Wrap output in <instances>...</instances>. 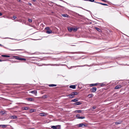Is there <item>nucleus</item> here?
Returning <instances> with one entry per match:
<instances>
[{
  "label": "nucleus",
  "instance_id": "33",
  "mask_svg": "<svg viewBox=\"0 0 129 129\" xmlns=\"http://www.w3.org/2000/svg\"><path fill=\"white\" fill-rule=\"evenodd\" d=\"M28 22H31L32 21V20L31 19H28Z\"/></svg>",
  "mask_w": 129,
  "mask_h": 129
},
{
  "label": "nucleus",
  "instance_id": "1",
  "mask_svg": "<svg viewBox=\"0 0 129 129\" xmlns=\"http://www.w3.org/2000/svg\"><path fill=\"white\" fill-rule=\"evenodd\" d=\"M78 93L76 92H73L71 94L67 95V96L69 98H72L75 95H76Z\"/></svg>",
  "mask_w": 129,
  "mask_h": 129
},
{
  "label": "nucleus",
  "instance_id": "46",
  "mask_svg": "<svg viewBox=\"0 0 129 129\" xmlns=\"http://www.w3.org/2000/svg\"><path fill=\"white\" fill-rule=\"evenodd\" d=\"M33 1V2H35L36 1V0H32Z\"/></svg>",
  "mask_w": 129,
  "mask_h": 129
},
{
  "label": "nucleus",
  "instance_id": "3",
  "mask_svg": "<svg viewBox=\"0 0 129 129\" xmlns=\"http://www.w3.org/2000/svg\"><path fill=\"white\" fill-rule=\"evenodd\" d=\"M29 93H33V94H34L36 95L37 94V91L35 90H33L29 91Z\"/></svg>",
  "mask_w": 129,
  "mask_h": 129
},
{
  "label": "nucleus",
  "instance_id": "24",
  "mask_svg": "<svg viewBox=\"0 0 129 129\" xmlns=\"http://www.w3.org/2000/svg\"><path fill=\"white\" fill-rule=\"evenodd\" d=\"M2 56L3 57H10V56L9 55H2Z\"/></svg>",
  "mask_w": 129,
  "mask_h": 129
},
{
  "label": "nucleus",
  "instance_id": "38",
  "mask_svg": "<svg viewBox=\"0 0 129 129\" xmlns=\"http://www.w3.org/2000/svg\"><path fill=\"white\" fill-rule=\"evenodd\" d=\"M77 15H79V16H81V17H83V16H82V15H80V14H78L77 13Z\"/></svg>",
  "mask_w": 129,
  "mask_h": 129
},
{
  "label": "nucleus",
  "instance_id": "40",
  "mask_svg": "<svg viewBox=\"0 0 129 129\" xmlns=\"http://www.w3.org/2000/svg\"><path fill=\"white\" fill-rule=\"evenodd\" d=\"M13 18H14L13 20H14V19H15L16 18V17L15 16H14L13 17Z\"/></svg>",
  "mask_w": 129,
  "mask_h": 129
},
{
  "label": "nucleus",
  "instance_id": "15",
  "mask_svg": "<svg viewBox=\"0 0 129 129\" xmlns=\"http://www.w3.org/2000/svg\"><path fill=\"white\" fill-rule=\"evenodd\" d=\"M107 84L105 83H103L101 84V86H105L107 85Z\"/></svg>",
  "mask_w": 129,
  "mask_h": 129
},
{
  "label": "nucleus",
  "instance_id": "10",
  "mask_svg": "<svg viewBox=\"0 0 129 129\" xmlns=\"http://www.w3.org/2000/svg\"><path fill=\"white\" fill-rule=\"evenodd\" d=\"M78 101V98H76L74 99L73 100H71V102H77Z\"/></svg>",
  "mask_w": 129,
  "mask_h": 129
},
{
  "label": "nucleus",
  "instance_id": "28",
  "mask_svg": "<svg viewBox=\"0 0 129 129\" xmlns=\"http://www.w3.org/2000/svg\"><path fill=\"white\" fill-rule=\"evenodd\" d=\"M0 126L2 127H5V126H6V125H0Z\"/></svg>",
  "mask_w": 129,
  "mask_h": 129
},
{
  "label": "nucleus",
  "instance_id": "44",
  "mask_svg": "<svg viewBox=\"0 0 129 129\" xmlns=\"http://www.w3.org/2000/svg\"><path fill=\"white\" fill-rule=\"evenodd\" d=\"M2 15V13L0 12V16H1Z\"/></svg>",
  "mask_w": 129,
  "mask_h": 129
},
{
  "label": "nucleus",
  "instance_id": "48",
  "mask_svg": "<svg viewBox=\"0 0 129 129\" xmlns=\"http://www.w3.org/2000/svg\"><path fill=\"white\" fill-rule=\"evenodd\" d=\"M4 114V113H3V114Z\"/></svg>",
  "mask_w": 129,
  "mask_h": 129
},
{
  "label": "nucleus",
  "instance_id": "7",
  "mask_svg": "<svg viewBox=\"0 0 129 129\" xmlns=\"http://www.w3.org/2000/svg\"><path fill=\"white\" fill-rule=\"evenodd\" d=\"M88 66L89 67H90V66H91V65H88L87 64L84 65L83 66H73L72 67H83L85 66Z\"/></svg>",
  "mask_w": 129,
  "mask_h": 129
},
{
  "label": "nucleus",
  "instance_id": "21",
  "mask_svg": "<svg viewBox=\"0 0 129 129\" xmlns=\"http://www.w3.org/2000/svg\"><path fill=\"white\" fill-rule=\"evenodd\" d=\"M10 50H12V51H16V50L23 51V50H24L23 49H16V50L10 49Z\"/></svg>",
  "mask_w": 129,
  "mask_h": 129
},
{
  "label": "nucleus",
  "instance_id": "51",
  "mask_svg": "<svg viewBox=\"0 0 129 129\" xmlns=\"http://www.w3.org/2000/svg\"><path fill=\"white\" fill-rule=\"evenodd\" d=\"M0 45L1 46L2 45L1 44H0Z\"/></svg>",
  "mask_w": 129,
  "mask_h": 129
},
{
  "label": "nucleus",
  "instance_id": "20",
  "mask_svg": "<svg viewBox=\"0 0 129 129\" xmlns=\"http://www.w3.org/2000/svg\"><path fill=\"white\" fill-rule=\"evenodd\" d=\"M95 28L99 32H101L102 31L101 30L98 28L95 27Z\"/></svg>",
  "mask_w": 129,
  "mask_h": 129
},
{
  "label": "nucleus",
  "instance_id": "45",
  "mask_svg": "<svg viewBox=\"0 0 129 129\" xmlns=\"http://www.w3.org/2000/svg\"><path fill=\"white\" fill-rule=\"evenodd\" d=\"M3 61V60H2L0 59V62H1V61Z\"/></svg>",
  "mask_w": 129,
  "mask_h": 129
},
{
  "label": "nucleus",
  "instance_id": "35",
  "mask_svg": "<svg viewBox=\"0 0 129 129\" xmlns=\"http://www.w3.org/2000/svg\"><path fill=\"white\" fill-rule=\"evenodd\" d=\"M88 96L89 97V98H91L92 97V94H89L88 95Z\"/></svg>",
  "mask_w": 129,
  "mask_h": 129
},
{
  "label": "nucleus",
  "instance_id": "43",
  "mask_svg": "<svg viewBox=\"0 0 129 129\" xmlns=\"http://www.w3.org/2000/svg\"><path fill=\"white\" fill-rule=\"evenodd\" d=\"M62 65L61 64H56V66H59V65Z\"/></svg>",
  "mask_w": 129,
  "mask_h": 129
},
{
  "label": "nucleus",
  "instance_id": "23",
  "mask_svg": "<svg viewBox=\"0 0 129 129\" xmlns=\"http://www.w3.org/2000/svg\"><path fill=\"white\" fill-rule=\"evenodd\" d=\"M45 29L47 30L46 33L47 34H48V27H46L45 28Z\"/></svg>",
  "mask_w": 129,
  "mask_h": 129
},
{
  "label": "nucleus",
  "instance_id": "12",
  "mask_svg": "<svg viewBox=\"0 0 129 129\" xmlns=\"http://www.w3.org/2000/svg\"><path fill=\"white\" fill-rule=\"evenodd\" d=\"M98 84V83H95V84H90V86H91V87L92 86H96Z\"/></svg>",
  "mask_w": 129,
  "mask_h": 129
},
{
  "label": "nucleus",
  "instance_id": "17",
  "mask_svg": "<svg viewBox=\"0 0 129 129\" xmlns=\"http://www.w3.org/2000/svg\"><path fill=\"white\" fill-rule=\"evenodd\" d=\"M56 86V85L54 84H51L49 85V86L50 87H53Z\"/></svg>",
  "mask_w": 129,
  "mask_h": 129
},
{
  "label": "nucleus",
  "instance_id": "18",
  "mask_svg": "<svg viewBox=\"0 0 129 129\" xmlns=\"http://www.w3.org/2000/svg\"><path fill=\"white\" fill-rule=\"evenodd\" d=\"M22 109L23 110H28V108L27 107H23L22 108Z\"/></svg>",
  "mask_w": 129,
  "mask_h": 129
},
{
  "label": "nucleus",
  "instance_id": "25",
  "mask_svg": "<svg viewBox=\"0 0 129 129\" xmlns=\"http://www.w3.org/2000/svg\"><path fill=\"white\" fill-rule=\"evenodd\" d=\"M76 117L78 119H79V118L80 117V115L79 114H77L76 116Z\"/></svg>",
  "mask_w": 129,
  "mask_h": 129
},
{
  "label": "nucleus",
  "instance_id": "19",
  "mask_svg": "<svg viewBox=\"0 0 129 129\" xmlns=\"http://www.w3.org/2000/svg\"><path fill=\"white\" fill-rule=\"evenodd\" d=\"M68 30L69 31L71 32L72 31V30H73V28L71 27L68 28Z\"/></svg>",
  "mask_w": 129,
  "mask_h": 129
},
{
  "label": "nucleus",
  "instance_id": "9",
  "mask_svg": "<svg viewBox=\"0 0 129 129\" xmlns=\"http://www.w3.org/2000/svg\"><path fill=\"white\" fill-rule=\"evenodd\" d=\"M122 87V86L120 85H117L115 87V89H117L121 88Z\"/></svg>",
  "mask_w": 129,
  "mask_h": 129
},
{
  "label": "nucleus",
  "instance_id": "30",
  "mask_svg": "<svg viewBox=\"0 0 129 129\" xmlns=\"http://www.w3.org/2000/svg\"><path fill=\"white\" fill-rule=\"evenodd\" d=\"M15 59H16L19 60H21L20 59H21V58H19V57H16V58H15Z\"/></svg>",
  "mask_w": 129,
  "mask_h": 129
},
{
  "label": "nucleus",
  "instance_id": "14",
  "mask_svg": "<svg viewBox=\"0 0 129 129\" xmlns=\"http://www.w3.org/2000/svg\"><path fill=\"white\" fill-rule=\"evenodd\" d=\"M82 112V110H76L75 111V113H81Z\"/></svg>",
  "mask_w": 129,
  "mask_h": 129
},
{
  "label": "nucleus",
  "instance_id": "32",
  "mask_svg": "<svg viewBox=\"0 0 129 129\" xmlns=\"http://www.w3.org/2000/svg\"><path fill=\"white\" fill-rule=\"evenodd\" d=\"M86 1H89L91 2H94V0H86Z\"/></svg>",
  "mask_w": 129,
  "mask_h": 129
},
{
  "label": "nucleus",
  "instance_id": "11",
  "mask_svg": "<svg viewBox=\"0 0 129 129\" xmlns=\"http://www.w3.org/2000/svg\"><path fill=\"white\" fill-rule=\"evenodd\" d=\"M69 87L70 88H72L73 89L76 88V85H71L69 86Z\"/></svg>",
  "mask_w": 129,
  "mask_h": 129
},
{
  "label": "nucleus",
  "instance_id": "6",
  "mask_svg": "<svg viewBox=\"0 0 129 129\" xmlns=\"http://www.w3.org/2000/svg\"><path fill=\"white\" fill-rule=\"evenodd\" d=\"M79 127H83L84 126H86V125H85L83 123H80L78 125Z\"/></svg>",
  "mask_w": 129,
  "mask_h": 129
},
{
  "label": "nucleus",
  "instance_id": "49",
  "mask_svg": "<svg viewBox=\"0 0 129 129\" xmlns=\"http://www.w3.org/2000/svg\"><path fill=\"white\" fill-rule=\"evenodd\" d=\"M35 129L34 128H31V129Z\"/></svg>",
  "mask_w": 129,
  "mask_h": 129
},
{
  "label": "nucleus",
  "instance_id": "2",
  "mask_svg": "<svg viewBox=\"0 0 129 129\" xmlns=\"http://www.w3.org/2000/svg\"><path fill=\"white\" fill-rule=\"evenodd\" d=\"M51 128L53 129H60L61 128L60 125L51 126Z\"/></svg>",
  "mask_w": 129,
  "mask_h": 129
},
{
  "label": "nucleus",
  "instance_id": "5",
  "mask_svg": "<svg viewBox=\"0 0 129 129\" xmlns=\"http://www.w3.org/2000/svg\"><path fill=\"white\" fill-rule=\"evenodd\" d=\"M82 104V102H78L73 104V105H81Z\"/></svg>",
  "mask_w": 129,
  "mask_h": 129
},
{
  "label": "nucleus",
  "instance_id": "47",
  "mask_svg": "<svg viewBox=\"0 0 129 129\" xmlns=\"http://www.w3.org/2000/svg\"><path fill=\"white\" fill-rule=\"evenodd\" d=\"M4 114V113H3V114Z\"/></svg>",
  "mask_w": 129,
  "mask_h": 129
},
{
  "label": "nucleus",
  "instance_id": "31",
  "mask_svg": "<svg viewBox=\"0 0 129 129\" xmlns=\"http://www.w3.org/2000/svg\"><path fill=\"white\" fill-rule=\"evenodd\" d=\"M101 5H105V6H108V5L107 4H104V3H101Z\"/></svg>",
  "mask_w": 129,
  "mask_h": 129
},
{
  "label": "nucleus",
  "instance_id": "37",
  "mask_svg": "<svg viewBox=\"0 0 129 129\" xmlns=\"http://www.w3.org/2000/svg\"><path fill=\"white\" fill-rule=\"evenodd\" d=\"M21 60H23L25 61L26 60V59H25L24 58H21Z\"/></svg>",
  "mask_w": 129,
  "mask_h": 129
},
{
  "label": "nucleus",
  "instance_id": "29",
  "mask_svg": "<svg viewBox=\"0 0 129 129\" xmlns=\"http://www.w3.org/2000/svg\"><path fill=\"white\" fill-rule=\"evenodd\" d=\"M85 118V117L84 116L83 117H80L79 118V119H84Z\"/></svg>",
  "mask_w": 129,
  "mask_h": 129
},
{
  "label": "nucleus",
  "instance_id": "41",
  "mask_svg": "<svg viewBox=\"0 0 129 129\" xmlns=\"http://www.w3.org/2000/svg\"><path fill=\"white\" fill-rule=\"evenodd\" d=\"M102 1L105 2H107V1L106 0H102Z\"/></svg>",
  "mask_w": 129,
  "mask_h": 129
},
{
  "label": "nucleus",
  "instance_id": "42",
  "mask_svg": "<svg viewBox=\"0 0 129 129\" xmlns=\"http://www.w3.org/2000/svg\"><path fill=\"white\" fill-rule=\"evenodd\" d=\"M95 2L96 3L98 4H101V3H100V2Z\"/></svg>",
  "mask_w": 129,
  "mask_h": 129
},
{
  "label": "nucleus",
  "instance_id": "27",
  "mask_svg": "<svg viewBox=\"0 0 129 129\" xmlns=\"http://www.w3.org/2000/svg\"><path fill=\"white\" fill-rule=\"evenodd\" d=\"M47 95H44L43 96L42 98L44 99H45L47 98Z\"/></svg>",
  "mask_w": 129,
  "mask_h": 129
},
{
  "label": "nucleus",
  "instance_id": "50",
  "mask_svg": "<svg viewBox=\"0 0 129 129\" xmlns=\"http://www.w3.org/2000/svg\"><path fill=\"white\" fill-rule=\"evenodd\" d=\"M30 5H31V4H30Z\"/></svg>",
  "mask_w": 129,
  "mask_h": 129
},
{
  "label": "nucleus",
  "instance_id": "39",
  "mask_svg": "<svg viewBox=\"0 0 129 129\" xmlns=\"http://www.w3.org/2000/svg\"><path fill=\"white\" fill-rule=\"evenodd\" d=\"M96 107L95 106H94L92 107V108L93 109H96Z\"/></svg>",
  "mask_w": 129,
  "mask_h": 129
},
{
  "label": "nucleus",
  "instance_id": "34",
  "mask_svg": "<svg viewBox=\"0 0 129 129\" xmlns=\"http://www.w3.org/2000/svg\"><path fill=\"white\" fill-rule=\"evenodd\" d=\"M120 122H115V124H120Z\"/></svg>",
  "mask_w": 129,
  "mask_h": 129
},
{
  "label": "nucleus",
  "instance_id": "22",
  "mask_svg": "<svg viewBox=\"0 0 129 129\" xmlns=\"http://www.w3.org/2000/svg\"><path fill=\"white\" fill-rule=\"evenodd\" d=\"M40 115L41 116H44L46 115V114L44 113H40Z\"/></svg>",
  "mask_w": 129,
  "mask_h": 129
},
{
  "label": "nucleus",
  "instance_id": "13",
  "mask_svg": "<svg viewBox=\"0 0 129 129\" xmlns=\"http://www.w3.org/2000/svg\"><path fill=\"white\" fill-rule=\"evenodd\" d=\"M61 16L64 17H69V15L67 14H61Z\"/></svg>",
  "mask_w": 129,
  "mask_h": 129
},
{
  "label": "nucleus",
  "instance_id": "8",
  "mask_svg": "<svg viewBox=\"0 0 129 129\" xmlns=\"http://www.w3.org/2000/svg\"><path fill=\"white\" fill-rule=\"evenodd\" d=\"M26 99L28 101H34V100L32 98H26Z\"/></svg>",
  "mask_w": 129,
  "mask_h": 129
},
{
  "label": "nucleus",
  "instance_id": "16",
  "mask_svg": "<svg viewBox=\"0 0 129 129\" xmlns=\"http://www.w3.org/2000/svg\"><path fill=\"white\" fill-rule=\"evenodd\" d=\"M11 118L12 119H15L16 118H17V116L15 115L14 116H11Z\"/></svg>",
  "mask_w": 129,
  "mask_h": 129
},
{
  "label": "nucleus",
  "instance_id": "36",
  "mask_svg": "<svg viewBox=\"0 0 129 129\" xmlns=\"http://www.w3.org/2000/svg\"><path fill=\"white\" fill-rule=\"evenodd\" d=\"M52 31L51 30H50L49 29V34H50L52 33Z\"/></svg>",
  "mask_w": 129,
  "mask_h": 129
},
{
  "label": "nucleus",
  "instance_id": "4",
  "mask_svg": "<svg viewBox=\"0 0 129 129\" xmlns=\"http://www.w3.org/2000/svg\"><path fill=\"white\" fill-rule=\"evenodd\" d=\"M96 89H97L96 87H93L90 89V90L91 92H94L96 91Z\"/></svg>",
  "mask_w": 129,
  "mask_h": 129
},
{
  "label": "nucleus",
  "instance_id": "26",
  "mask_svg": "<svg viewBox=\"0 0 129 129\" xmlns=\"http://www.w3.org/2000/svg\"><path fill=\"white\" fill-rule=\"evenodd\" d=\"M78 29L77 28H73V30L74 31H76Z\"/></svg>",
  "mask_w": 129,
  "mask_h": 129
}]
</instances>
